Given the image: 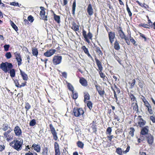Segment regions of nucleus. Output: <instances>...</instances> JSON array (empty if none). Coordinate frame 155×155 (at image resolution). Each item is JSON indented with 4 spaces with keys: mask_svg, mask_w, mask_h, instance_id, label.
<instances>
[{
    "mask_svg": "<svg viewBox=\"0 0 155 155\" xmlns=\"http://www.w3.org/2000/svg\"><path fill=\"white\" fill-rule=\"evenodd\" d=\"M130 98L132 101L134 102H137L136 97L133 94H131L130 95Z\"/></svg>",
    "mask_w": 155,
    "mask_h": 155,
    "instance_id": "43",
    "label": "nucleus"
},
{
    "mask_svg": "<svg viewBox=\"0 0 155 155\" xmlns=\"http://www.w3.org/2000/svg\"><path fill=\"white\" fill-rule=\"evenodd\" d=\"M67 86L69 90L71 91L73 93H74V88L72 85L69 83H68Z\"/></svg>",
    "mask_w": 155,
    "mask_h": 155,
    "instance_id": "24",
    "label": "nucleus"
},
{
    "mask_svg": "<svg viewBox=\"0 0 155 155\" xmlns=\"http://www.w3.org/2000/svg\"><path fill=\"white\" fill-rule=\"evenodd\" d=\"M5 57L7 59H10L12 57V55L10 52H8L6 53Z\"/></svg>",
    "mask_w": 155,
    "mask_h": 155,
    "instance_id": "47",
    "label": "nucleus"
},
{
    "mask_svg": "<svg viewBox=\"0 0 155 155\" xmlns=\"http://www.w3.org/2000/svg\"><path fill=\"white\" fill-rule=\"evenodd\" d=\"M22 143L23 142L21 141L14 140L10 143V145L15 149L19 151L21 149Z\"/></svg>",
    "mask_w": 155,
    "mask_h": 155,
    "instance_id": "1",
    "label": "nucleus"
},
{
    "mask_svg": "<svg viewBox=\"0 0 155 155\" xmlns=\"http://www.w3.org/2000/svg\"><path fill=\"white\" fill-rule=\"evenodd\" d=\"M84 101L85 102L86 100H89L90 99V96L89 94L87 93H84Z\"/></svg>",
    "mask_w": 155,
    "mask_h": 155,
    "instance_id": "25",
    "label": "nucleus"
},
{
    "mask_svg": "<svg viewBox=\"0 0 155 155\" xmlns=\"http://www.w3.org/2000/svg\"><path fill=\"white\" fill-rule=\"evenodd\" d=\"M149 131V127L148 126L143 127L141 130L140 134L142 135H148Z\"/></svg>",
    "mask_w": 155,
    "mask_h": 155,
    "instance_id": "10",
    "label": "nucleus"
},
{
    "mask_svg": "<svg viewBox=\"0 0 155 155\" xmlns=\"http://www.w3.org/2000/svg\"><path fill=\"white\" fill-rule=\"evenodd\" d=\"M10 5L14 6H18V7H19V4L18 3H16L15 2H12L11 3Z\"/></svg>",
    "mask_w": 155,
    "mask_h": 155,
    "instance_id": "57",
    "label": "nucleus"
},
{
    "mask_svg": "<svg viewBox=\"0 0 155 155\" xmlns=\"http://www.w3.org/2000/svg\"><path fill=\"white\" fill-rule=\"evenodd\" d=\"M20 73L21 75L22 76V78L25 81H27L28 80V76L25 72H23L20 70Z\"/></svg>",
    "mask_w": 155,
    "mask_h": 155,
    "instance_id": "18",
    "label": "nucleus"
},
{
    "mask_svg": "<svg viewBox=\"0 0 155 155\" xmlns=\"http://www.w3.org/2000/svg\"><path fill=\"white\" fill-rule=\"evenodd\" d=\"M87 12L90 16H91L93 15L94 10L91 4H90L88 5L87 8Z\"/></svg>",
    "mask_w": 155,
    "mask_h": 155,
    "instance_id": "12",
    "label": "nucleus"
},
{
    "mask_svg": "<svg viewBox=\"0 0 155 155\" xmlns=\"http://www.w3.org/2000/svg\"><path fill=\"white\" fill-rule=\"evenodd\" d=\"M13 65L11 63L7 62H2L0 64V68L5 73H7L9 69L12 68Z\"/></svg>",
    "mask_w": 155,
    "mask_h": 155,
    "instance_id": "2",
    "label": "nucleus"
},
{
    "mask_svg": "<svg viewBox=\"0 0 155 155\" xmlns=\"http://www.w3.org/2000/svg\"><path fill=\"white\" fill-rule=\"evenodd\" d=\"M95 61L97 66L101 64V62L98 59L96 58Z\"/></svg>",
    "mask_w": 155,
    "mask_h": 155,
    "instance_id": "61",
    "label": "nucleus"
},
{
    "mask_svg": "<svg viewBox=\"0 0 155 155\" xmlns=\"http://www.w3.org/2000/svg\"><path fill=\"white\" fill-rule=\"evenodd\" d=\"M114 48L115 49L119 50L120 49V46L117 41L116 40L114 43Z\"/></svg>",
    "mask_w": 155,
    "mask_h": 155,
    "instance_id": "23",
    "label": "nucleus"
},
{
    "mask_svg": "<svg viewBox=\"0 0 155 155\" xmlns=\"http://www.w3.org/2000/svg\"><path fill=\"white\" fill-rule=\"evenodd\" d=\"M82 49L84 50V52L86 54L88 53L89 52L88 49L85 46H83L82 47Z\"/></svg>",
    "mask_w": 155,
    "mask_h": 155,
    "instance_id": "45",
    "label": "nucleus"
},
{
    "mask_svg": "<svg viewBox=\"0 0 155 155\" xmlns=\"http://www.w3.org/2000/svg\"><path fill=\"white\" fill-rule=\"evenodd\" d=\"M118 33L119 34L120 37L121 38L123 39L124 38L125 35L122 30L120 29L119 30Z\"/></svg>",
    "mask_w": 155,
    "mask_h": 155,
    "instance_id": "22",
    "label": "nucleus"
},
{
    "mask_svg": "<svg viewBox=\"0 0 155 155\" xmlns=\"http://www.w3.org/2000/svg\"><path fill=\"white\" fill-rule=\"evenodd\" d=\"M140 26H142L144 28H150L149 25H148L145 24H140Z\"/></svg>",
    "mask_w": 155,
    "mask_h": 155,
    "instance_id": "49",
    "label": "nucleus"
},
{
    "mask_svg": "<svg viewBox=\"0 0 155 155\" xmlns=\"http://www.w3.org/2000/svg\"><path fill=\"white\" fill-rule=\"evenodd\" d=\"M76 6V2H74L73 3L72 5V14L74 15H75V8Z\"/></svg>",
    "mask_w": 155,
    "mask_h": 155,
    "instance_id": "33",
    "label": "nucleus"
},
{
    "mask_svg": "<svg viewBox=\"0 0 155 155\" xmlns=\"http://www.w3.org/2000/svg\"><path fill=\"white\" fill-rule=\"evenodd\" d=\"M87 106L89 109L91 110L92 108V103L90 101H88L87 103Z\"/></svg>",
    "mask_w": 155,
    "mask_h": 155,
    "instance_id": "36",
    "label": "nucleus"
},
{
    "mask_svg": "<svg viewBox=\"0 0 155 155\" xmlns=\"http://www.w3.org/2000/svg\"><path fill=\"white\" fill-rule=\"evenodd\" d=\"M108 37L110 42L112 44L114 41V39L115 37V34L114 32H110L108 34Z\"/></svg>",
    "mask_w": 155,
    "mask_h": 155,
    "instance_id": "11",
    "label": "nucleus"
},
{
    "mask_svg": "<svg viewBox=\"0 0 155 155\" xmlns=\"http://www.w3.org/2000/svg\"><path fill=\"white\" fill-rule=\"evenodd\" d=\"M147 142L149 144H152L153 142V137L150 134H148L147 136Z\"/></svg>",
    "mask_w": 155,
    "mask_h": 155,
    "instance_id": "14",
    "label": "nucleus"
},
{
    "mask_svg": "<svg viewBox=\"0 0 155 155\" xmlns=\"http://www.w3.org/2000/svg\"><path fill=\"white\" fill-rule=\"evenodd\" d=\"M56 51L55 49H50L48 50L44 53V55L47 57H49L53 55Z\"/></svg>",
    "mask_w": 155,
    "mask_h": 155,
    "instance_id": "7",
    "label": "nucleus"
},
{
    "mask_svg": "<svg viewBox=\"0 0 155 155\" xmlns=\"http://www.w3.org/2000/svg\"><path fill=\"white\" fill-rule=\"evenodd\" d=\"M123 151L120 148H117L116 150V152H117L119 155H122Z\"/></svg>",
    "mask_w": 155,
    "mask_h": 155,
    "instance_id": "35",
    "label": "nucleus"
},
{
    "mask_svg": "<svg viewBox=\"0 0 155 155\" xmlns=\"http://www.w3.org/2000/svg\"><path fill=\"white\" fill-rule=\"evenodd\" d=\"M82 34L84 38H85V40L86 41L89 43L90 41L87 38V35L86 34V32L85 30H83L82 32Z\"/></svg>",
    "mask_w": 155,
    "mask_h": 155,
    "instance_id": "21",
    "label": "nucleus"
},
{
    "mask_svg": "<svg viewBox=\"0 0 155 155\" xmlns=\"http://www.w3.org/2000/svg\"><path fill=\"white\" fill-rule=\"evenodd\" d=\"M60 150H55V155H60Z\"/></svg>",
    "mask_w": 155,
    "mask_h": 155,
    "instance_id": "60",
    "label": "nucleus"
},
{
    "mask_svg": "<svg viewBox=\"0 0 155 155\" xmlns=\"http://www.w3.org/2000/svg\"><path fill=\"white\" fill-rule=\"evenodd\" d=\"M34 150L37 152H39L41 150V147L39 145L34 143L31 147Z\"/></svg>",
    "mask_w": 155,
    "mask_h": 155,
    "instance_id": "16",
    "label": "nucleus"
},
{
    "mask_svg": "<svg viewBox=\"0 0 155 155\" xmlns=\"http://www.w3.org/2000/svg\"><path fill=\"white\" fill-rule=\"evenodd\" d=\"M132 107H133V110L137 111H138V106L137 102H134L132 104Z\"/></svg>",
    "mask_w": 155,
    "mask_h": 155,
    "instance_id": "20",
    "label": "nucleus"
},
{
    "mask_svg": "<svg viewBox=\"0 0 155 155\" xmlns=\"http://www.w3.org/2000/svg\"><path fill=\"white\" fill-rule=\"evenodd\" d=\"M126 8H127V10L129 16L130 17H131L132 15V13L130 11V8H129V7L128 6V5H127V2L126 3Z\"/></svg>",
    "mask_w": 155,
    "mask_h": 155,
    "instance_id": "34",
    "label": "nucleus"
},
{
    "mask_svg": "<svg viewBox=\"0 0 155 155\" xmlns=\"http://www.w3.org/2000/svg\"><path fill=\"white\" fill-rule=\"evenodd\" d=\"M101 90V89H100L99 90H98L97 91L101 96H103L105 92L104 90Z\"/></svg>",
    "mask_w": 155,
    "mask_h": 155,
    "instance_id": "41",
    "label": "nucleus"
},
{
    "mask_svg": "<svg viewBox=\"0 0 155 155\" xmlns=\"http://www.w3.org/2000/svg\"><path fill=\"white\" fill-rule=\"evenodd\" d=\"M115 90L118 93V94H119L120 93V89L118 88L117 86L116 85H115Z\"/></svg>",
    "mask_w": 155,
    "mask_h": 155,
    "instance_id": "59",
    "label": "nucleus"
},
{
    "mask_svg": "<svg viewBox=\"0 0 155 155\" xmlns=\"http://www.w3.org/2000/svg\"><path fill=\"white\" fill-rule=\"evenodd\" d=\"M73 95H72V97L74 99H77L78 97V94L77 93H74V92L73 93H72Z\"/></svg>",
    "mask_w": 155,
    "mask_h": 155,
    "instance_id": "55",
    "label": "nucleus"
},
{
    "mask_svg": "<svg viewBox=\"0 0 155 155\" xmlns=\"http://www.w3.org/2000/svg\"><path fill=\"white\" fill-rule=\"evenodd\" d=\"M36 123L35 120V119H33L30 121L29 124L31 126H33Z\"/></svg>",
    "mask_w": 155,
    "mask_h": 155,
    "instance_id": "44",
    "label": "nucleus"
},
{
    "mask_svg": "<svg viewBox=\"0 0 155 155\" xmlns=\"http://www.w3.org/2000/svg\"><path fill=\"white\" fill-rule=\"evenodd\" d=\"M114 136L113 135H107V137L108 138L110 141H111L112 139L113 138Z\"/></svg>",
    "mask_w": 155,
    "mask_h": 155,
    "instance_id": "56",
    "label": "nucleus"
},
{
    "mask_svg": "<svg viewBox=\"0 0 155 155\" xmlns=\"http://www.w3.org/2000/svg\"><path fill=\"white\" fill-rule=\"evenodd\" d=\"M95 47H96V48H95L96 51V52L99 55H102V53L101 51L100 48L98 47H96V46H95Z\"/></svg>",
    "mask_w": 155,
    "mask_h": 155,
    "instance_id": "30",
    "label": "nucleus"
},
{
    "mask_svg": "<svg viewBox=\"0 0 155 155\" xmlns=\"http://www.w3.org/2000/svg\"><path fill=\"white\" fill-rule=\"evenodd\" d=\"M32 53L33 55L36 56H37L38 53L37 49L36 48H32Z\"/></svg>",
    "mask_w": 155,
    "mask_h": 155,
    "instance_id": "26",
    "label": "nucleus"
},
{
    "mask_svg": "<svg viewBox=\"0 0 155 155\" xmlns=\"http://www.w3.org/2000/svg\"><path fill=\"white\" fill-rule=\"evenodd\" d=\"M130 147L129 146H128L126 149V150L124 151H123V153H126L127 152H128L130 150Z\"/></svg>",
    "mask_w": 155,
    "mask_h": 155,
    "instance_id": "62",
    "label": "nucleus"
},
{
    "mask_svg": "<svg viewBox=\"0 0 155 155\" xmlns=\"http://www.w3.org/2000/svg\"><path fill=\"white\" fill-rule=\"evenodd\" d=\"M31 108V106L28 103H25V108L26 109V114L27 113V111L30 109Z\"/></svg>",
    "mask_w": 155,
    "mask_h": 155,
    "instance_id": "29",
    "label": "nucleus"
},
{
    "mask_svg": "<svg viewBox=\"0 0 155 155\" xmlns=\"http://www.w3.org/2000/svg\"><path fill=\"white\" fill-rule=\"evenodd\" d=\"M14 54L15 59L17 61L18 64V66H20L21 64L22 61L20 54L19 53L17 52H15Z\"/></svg>",
    "mask_w": 155,
    "mask_h": 155,
    "instance_id": "9",
    "label": "nucleus"
},
{
    "mask_svg": "<svg viewBox=\"0 0 155 155\" xmlns=\"http://www.w3.org/2000/svg\"><path fill=\"white\" fill-rule=\"evenodd\" d=\"M14 130L16 136L20 137L22 135V131L18 126H16L14 128Z\"/></svg>",
    "mask_w": 155,
    "mask_h": 155,
    "instance_id": "8",
    "label": "nucleus"
},
{
    "mask_svg": "<svg viewBox=\"0 0 155 155\" xmlns=\"http://www.w3.org/2000/svg\"><path fill=\"white\" fill-rule=\"evenodd\" d=\"M9 71L8 72L10 74V75L12 78L14 77L15 75V72L14 69H9Z\"/></svg>",
    "mask_w": 155,
    "mask_h": 155,
    "instance_id": "19",
    "label": "nucleus"
},
{
    "mask_svg": "<svg viewBox=\"0 0 155 155\" xmlns=\"http://www.w3.org/2000/svg\"><path fill=\"white\" fill-rule=\"evenodd\" d=\"M73 112L74 114V115L76 117H79L82 115L84 113L83 109L81 108L79 109L74 108Z\"/></svg>",
    "mask_w": 155,
    "mask_h": 155,
    "instance_id": "5",
    "label": "nucleus"
},
{
    "mask_svg": "<svg viewBox=\"0 0 155 155\" xmlns=\"http://www.w3.org/2000/svg\"><path fill=\"white\" fill-rule=\"evenodd\" d=\"M54 19L58 23H59L60 21V17L59 16L55 14L54 15Z\"/></svg>",
    "mask_w": 155,
    "mask_h": 155,
    "instance_id": "37",
    "label": "nucleus"
},
{
    "mask_svg": "<svg viewBox=\"0 0 155 155\" xmlns=\"http://www.w3.org/2000/svg\"><path fill=\"white\" fill-rule=\"evenodd\" d=\"M8 128V124H5L3 130L4 131H5L7 130Z\"/></svg>",
    "mask_w": 155,
    "mask_h": 155,
    "instance_id": "58",
    "label": "nucleus"
},
{
    "mask_svg": "<svg viewBox=\"0 0 155 155\" xmlns=\"http://www.w3.org/2000/svg\"><path fill=\"white\" fill-rule=\"evenodd\" d=\"M80 82L81 84L84 86H86L87 85V81L84 78H82L80 79Z\"/></svg>",
    "mask_w": 155,
    "mask_h": 155,
    "instance_id": "17",
    "label": "nucleus"
},
{
    "mask_svg": "<svg viewBox=\"0 0 155 155\" xmlns=\"http://www.w3.org/2000/svg\"><path fill=\"white\" fill-rule=\"evenodd\" d=\"M147 108L150 114H153V111L152 109L151 106L148 107Z\"/></svg>",
    "mask_w": 155,
    "mask_h": 155,
    "instance_id": "54",
    "label": "nucleus"
},
{
    "mask_svg": "<svg viewBox=\"0 0 155 155\" xmlns=\"http://www.w3.org/2000/svg\"><path fill=\"white\" fill-rule=\"evenodd\" d=\"M10 47V45H5L4 46L5 51H8L9 48Z\"/></svg>",
    "mask_w": 155,
    "mask_h": 155,
    "instance_id": "52",
    "label": "nucleus"
},
{
    "mask_svg": "<svg viewBox=\"0 0 155 155\" xmlns=\"http://www.w3.org/2000/svg\"><path fill=\"white\" fill-rule=\"evenodd\" d=\"M48 148L47 147H45L43 149L42 152V155H48Z\"/></svg>",
    "mask_w": 155,
    "mask_h": 155,
    "instance_id": "28",
    "label": "nucleus"
},
{
    "mask_svg": "<svg viewBox=\"0 0 155 155\" xmlns=\"http://www.w3.org/2000/svg\"><path fill=\"white\" fill-rule=\"evenodd\" d=\"M45 12L44 10H41L40 12V15L41 18L45 21L48 20L47 16L45 15Z\"/></svg>",
    "mask_w": 155,
    "mask_h": 155,
    "instance_id": "15",
    "label": "nucleus"
},
{
    "mask_svg": "<svg viewBox=\"0 0 155 155\" xmlns=\"http://www.w3.org/2000/svg\"><path fill=\"white\" fill-rule=\"evenodd\" d=\"M135 131V129L133 127H131L130 129V131L129 132V134L132 136L133 137L134 136V133Z\"/></svg>",
    "mask_w": 155,
    "mask_h": 155,
    "instance_id": "38",
    "label": "nucleus"
},
{
    "mask_svg": "<svg viewBox=\"0 0 155 155\" xmlns=\"http://www.w3.org/2000/svg\"><path fill=\"white\" fill-rule=\"evenodd\" d=\"M78 146L80 148H82L84 146V144L81 141H79L77 142Z\"/></svg>",
    "mask_w": 155,
    "mask_h": 155,
    "instance_id": "32",
    "label": "nucleus"
},
{
    "mask_svg": "<svg viewBox=\"0 0 155 155\" xmlns=\"http://www.w3.org/2000/svg\"><path fill=\"white\" fill-rule=\"evenodd\" d=\"M112 130L111 127H108L107 129L106 132V134L109 135H111Z\"/></svg>",
    "mask_w": 155,
    "mask_h": 155,
    "instance_id": "40",
    "label": "nucleus"
},
{
    "mask_svg": "<svg viewBox=\"0 0 155 155\" xmlns=\"http://www.w3.org/2000/svg\"><path fill=\"white\" fill-rule=\"evenodd\" d=\"M49 127L51 133L53 135L54 139L55 140H57L58 137L57 135V133L56 132L52 124L49 125Z\"/></svg>",
    "mask_w": 155,
    "mask_h": 155,
    "instance_id": "6",
    "label": "nucleus"
},
{
    "mask_svg": "<svg viewBox=\"0 0 155 155\" xmlns=\"http://www.w3.org/2000/svg\"><path fill=\"white\" fill-rule=\"evenodd\" d=\"M138 124L140 127H142L144 125L145 122L144 121L143 119L141 118V116H139L138 117Z\"/></svg>",
    "mask_w": 155,
    "mask_h": 155,
    "instance_id": "13",
    "label": "nucleus"
},
{
    "mask_svg": "<svg viewBox=\"0 0 155 155\" xmlns=\"http://www.w3.org/2000/svg\"><path fill=\"white\" fill-rule=\"evenodd\" d=\"M72 28L74 31H78L79 29V26L74 23L72 27Z\"/></svg>",
    "mask_w": 155,
    "mask_h": 155,
    "instance_id": "27",
    "label": "nucleus"
},
{
    "mask_svg": "<svg viewBox=\"0 0 155 155\" xmlns=\"http://www.w3.org/2000/svg\"><path fill=\"white\" fill-rule=\"evenodd\" d=\"M28 20L30 22L32 23L34 21V19L32 15H30L28 17Z\"/></svg>",
    "mask_w": 155,
    "mask_h": 155,
    "instance_id": "39",
    "label": "nucleus"
},
{
    "mask_svg": "<svg viewBox=\"0 0 155 155\" xmlns=\"http://www.w3.org/2000/svg\"><path fill=\"white\" fill-rule=\"evenodd\" d=\"M139 35H140V36H141V37H142L144 39V41H146V38L144 35L140 33Z\"/></svg>",
    "mask_w": 155,
    "mask_h": 155,
    "instance_id": "63",
    "label": "nucleus"
},
{
    "mask_svg": "<svg viewBox=\"0 0 155 155\" xmlns=\"http://www.w3.org/2000/svg\"><path fill=\"white\" fill-rule=\"evenodd\" d=\"M14 83H15V85L16 87H21V86H20L18 82V79H13Z\"/></svg>",
    "mask_w": 155,
    "mask_h": 155,
    "instance_id": "31",
    "label": "nucleus"
},
{
    "mask_svg": "<svg viewBox=\"0 0 155 155\" xmlns=\"http://www.w3.org/2000/svg\"><path fill=\"white\" fill-rule=\"evenodd\" d=\"M150 119L153 123H155V117L153 116L150 117Z\"/></svg>",
    "mask_w": 155,
    "mask_h": 155,
    "instance_id": "64",
    "label": "nucleus"
},
{
    "mask_svg": "<svg viewBox=\"0 0 155 155\" xmlns=\"http://www.w3.org/2000/svg\"><path fill=\"white\" fill-rule=\"evenodd\" d=\"M54 148L55 150H60L59 145L56 142L54 143Z\"/></svg>",
    "mask_w": 155,
    "mask_h": 155,
    "instance_id": "42",
    "label": "nucleus"
},
{
    "mask_svg": "<svg viewBox=\"0 0 155 155\" xmlns=\"http://www.w3.org/2000/svg\"><path fill=\"white\" fill-rule=\"evenodd\" d=\"M62 57L59 55L54 56L53 58L52 62L54 65L60 64L62 61Z\"/></svg>",
    "mask_w": 155,
    "mask_h": 155,
    "instance_id": "4",
    "label": "nucleus"
},
{
    "mask_svg": "<svg viewBox=\"0 0 155 155\" xmlns=\"http://www.w3.org/2000/svg\"><path fill=\"white\" fill-rule=\"evenodd\" d=\"M11 25L12 27L16 31H17L18 30L17 27L14 23H12Z\"/></svg>",
    "mask_w": 155,
    "mask_h": 155,
    "instance_id": "50",
    "label": "nucleus"
},
{
    "mask_svg": "<svg viewBox=\"0 0 155 155\" xmlns=\"http://www.w3.org/2000/svg\"><path fill=\"white\" fill-rule=\"evenodd\" d=\"M12 130H9L4 133V138L8 141H9L13 139V134L11 133Z\"/></svg>",
    "mask_w": 155,
    "mask_h": 155,
    "instance_id": "3",
    "label": "nucleus"
},
{
    "mask_svg": "<svg viewBox=\"0 0 155 155\" xmlns=\"http://www.w3.org/2000/svg\"><path fill=\"white\" fill-rule=\"evenodd\" d=\"M5 146L3 143L0 144V152L2 151L5 149Z\"/></svg>",
    "mask_w": 155,
    "mask_h": 155,
    "instance_id": "51",
    "label": "nucleus"
},
{
    "mask_svg": "<svg viewBox=\"0 0 155 155\" xmlns=\"http://www.w3.org/2000/svg\"><path fill=\"white\" fill-rule=\"evenodd\" d=\"M99 72L100 77L101 78H107V77L102 72V71H99Z\"/></svg>",
    "mask_w": 155,
    "mask_h": 155,
    "instance_id": "48",
    "label": "nucleus"
},
{
    "mask_svg": "<svg viewBox=\"0 0 155 155\" xmlns=\"http://www.w3.org/2000/svg\"><path fill=\"white\" fill-rule=\"evenodd\" d=\"M87 36L88 38H89L91 40L92 39V35L90 31L89 32Z\"/></svg>",
    "mask_w": 155,
    "mask_h": 155,
    "instance_id": "53",
    "label": "nucleus"
},
{
    "mask_svg": "<svg viewBox=\"0 0 155 155\" xmlns=\"http://www.w3.org/2000/svg\"><path fill=\"white\" fill-rule=\"evenodd\" d=\"M129 39L130 41L135 46H137V45L136 44V41H135V40L133 38H132L131 36H130L129 37Z\"/></svg>",
    "mask_w": 155,
    "mask_h": 155,
    "instance_id": "46",
    "label": "nucleus"
}]
</instances>
